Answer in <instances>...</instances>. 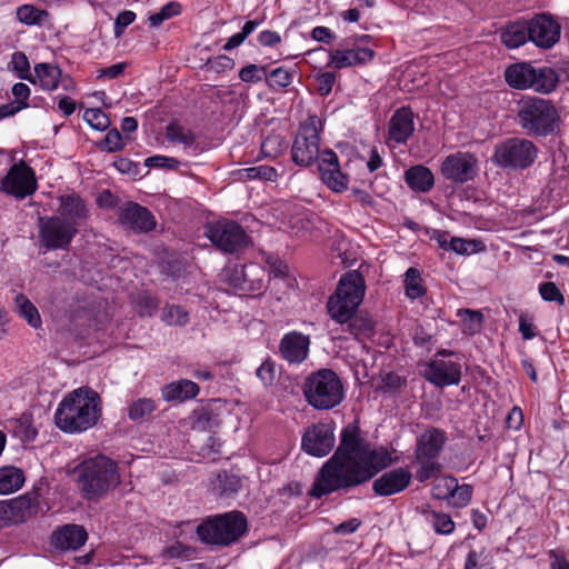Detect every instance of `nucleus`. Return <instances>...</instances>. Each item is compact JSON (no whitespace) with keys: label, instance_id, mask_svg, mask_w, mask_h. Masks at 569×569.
Here are the masks:
<instances>
[{"label":"nucleus","instance_id":"52","mask_svg":"<svg viewBox=\"0 0 569 569\" xmlns=\"http://www.w3.org/2000/svg\"><path fill=\"white\" fill-rule=\"evenodd\" d=\"M313 221L307 217H296L291 221V230L296 237L309 239L312 233Z\"/></svg>","mask_w":569,"mask_h":569},{"label":"nucleus","instance_id":"40","mask_svg":"<svg viewBox=\"0 0 569 569\" xmlns=\"http://www.w3.org/2000/svg\"><path fill=\"white\" fill-rule=\"evenodd\" d=\"M406 295L410 299H417L426 293L421 283L420 271L416 268H409L405 278Z\"/></svg>","mask_w":569,"mask_h":569},{"label":"nucleus","instance_id":"45","mask_svg":"<svg viewBox=\"0 0 569 569\" xmlns=\"http://www.w3.org/2000/svg\"><path fill=\"white\" fill-rule=\"evenodd\" d=\"M12 68L17 71L18 77L23 80H28L31 83L36 84V80L33 74L30 72V63L28 57L24 52L17 51L11 57Z\"/></svg>","mask_w":569,"mask_h":569},{"label":"nucleus","instance_id":"12","mask_svg":"<svg viewBox=\"0 0 569 569\" xmlns=\"http://www.w3.org/2000/svg\"><path fill=\"white\" fill-rule=\"evenodd\" d=\"M37 188L36 173L24 161L12 164L0 180V190L17 199H24L33 194Z\"/></svg>","mask_w":569,"mask_h":569},{"label":"nucleus","instance_id":"21","mask_svg":"<svg viewBox=\"0 0 569 569\" xmlns=\"http://www.w3.org/2000/svg\"><path fill=\"white\" fill-rule=\"evenodd\" d=\"M310 338L298 331L286 333L280 341V353L290 363H301L308 357Z\"/></svg>","mask_w":569,"mask_h":569},{"label":"nucleus","instance_id":"37","mask_svg":"<svg viewBox=\"0 0 569 569\" xmlns=\"http://www.w3.org/2000/svg\"><path fill=\"white\" fill-rule=\"evenodd\" d=\"M14 301L19 315L23 317L31 327L38 328L41 325V318L33 303L23 295H18Z\"/></svg>","mask_w":569,"mask_h":569},{"label":"nucleus","instance_id":"1","mask_svg":"<svg viewBox=\"0 0 569 569\" xmlns=\"http://www.w3.org/2000/svg\"><path fill=\"white\" fill-rule=\"evenodd\" d=\"M392 463L391 453L373 447L356 423L346 426L335 453L322 465L309 490L320 499L337 491H348L371 480Z\"/></svg>","mask_w":569,"mask_h":569},{"label":"nucleus","instance_id":"39","mask_svg":"<svg viewBox=\"0 0 569 569\" xmlns=\"http://www.w3.org/2000/svg\"><path fill=\"white\" fill-rule=\"evenodd\" d=\"M348 331L356 338L369 337L373 333V321L367 316H356V313L348 321Z\"/></svg>","mask_w":569,"mask_h":569},{"label":"nucleus","instance_id":"18","mask_svg":"<svg viewBox=\"0 0 569 569\" xmlns=\"http://www.w3.org/2000/svg\"><path fill=\"white\" fill-rule=\"evenodd\" d=\"M412 475L407 468H396L382 473L372 482L377 496L388 497L403 491L411 481Z\"/></svg>","mask_w":569,"mask_h":569},{"label":"nucleus","instance_id":"32","mask_svg":"<svg viewBox=\"0 0 569 569\" xmlns=\"http://www.w3.org/2000/svg\"><path fill=\"white\" fill-rule=\"evenodd\" d=\"M24 483L23 471L19 468L7 466L0 468V495H9L19 490Z\"/></svg>","mask_w":569,"mask_h":569},{"label":"nucleus","instance_id":"28","mask_svg":"<svg viewBox=\"0 0 569 569\" xmlns=\"http://www.w3.org/2000/svg\"><path fill=\"white\" fill-rule=\"evenodd\" d=\"M33 78L36 83L43 90L53 91L59 87L60 81L66 90L69 89V84H66V79H62V71L58 66L51 63H37L34 66Z\"/></svg>","mask_w":569,"mask_h":569},{"label":"nucleus","instance_id":"58","mask_svg":"<svg viewBox=\"0 0 569 569\" xmlns=\"http://www.w3.org/2000/svg\"><path fill=\"white\" fill-rule=\"evenodd\" d=\"M406 385V380L395 372H389L382 378L381 389L388 392L400 390Z\"/></svg>","mask_w":569,"mask_h":569},{"label":"nucleus","instance_id":"27","mask_svg":"<svg viewBox=\"0 0 569 569\" xmlns=\"http://www.w3.org/2000/svg\"><path fill=\"white\" fill-rule=\"evenodd\" d=\"M446 487V491L437 492V499L451 498L453 505L458 508L466 507L472 497V487L470 485H458V481L453 477H441L439 479L438 488Z\"/></svg>","mask_w":569,"mask_h":569},{"label":"nucleus","instance_id":"64","mask_svg":"<svg viewBox=\"0 0 569 569\" xmlns=\"http://www.w3.org/2000/svg\"><path fill=\"white\" fill-rule=\"evenodd\" d=\"M12 94L16 98V103H28L30 88L26 83L18 82L12 87Z\"/></svg>","mask_w":569,"mask_h":569},{"label":"nucleus","instance_id":"17","mask_svg":"<svg viewBox=\"0 0 569 569\" xmlns=\"http://www.w3.org/2000/svg\"><path fill=\"white\" fill-rule=\"evenodd\" d=\"M422 376L439 388L457 386L461 379V365L436 358L426 365Z\"/></svg>","mask_w":569,"mask_h":569},{"label":"nucleus","instance_id":"7","mask_svg":"<svg viewBox=\"0 0 569 569\" xmlns=\"http://www.w3.org/2000/svg\"><path fill=\"white\" fill-rule=\"evenodd\" d=\"M302 392L308 405L317 410H330L345 399L342 381L331 369H319L307 376Z\"/></svg>","mask_w":569,"mask_h":569},{"label":"nucleus","instance_id":"41","mask_svg":"<svg viewBox=\"0 0 569 569\" xmlns=\"http://www.w3.org/2000/svg\"><path fill=\"white\" fill-rule=\"evenodd\" d=\"M166 137L169 141L173 143H181L186 147H189L194 142V136L191 130L178 123H170L167 126Z\"/></svg>","mask_w":569,"mask_h":569},{"label":"nucleus","instance_id":"36","mask_svg":"<svg viewBox=\"0 0 569 569\" xmlns=\"http://www.w3.org/2000/svg\"><path fill=\"white\" fill-rule=\"evenodd\" d=\"M287 148V142L280 133H270L263 138L260 152L264 158H276L280 156Z\"/></svg>","mask_w":569,"mask_h":569},{"label":"nucleus","instance_id":"51","mask_svg":"<svg viewBox=\"0 0 569 569\" xmlns=\"http://www.w3.org/2000/svg\"><path fill=\"white\" fill-rule=\"evenodd\" d=\"M539 293L546 301L557 302L559 306L565 305V297L555 282L548 281L539 286Z\"/></svg>","mask_w":569,"mask_h":569},{"label":"nucleus","instance_id":"13","mask_svg":"<svg viewBox=\"0 0 569 569\" xmlns=\"http://www.w3.org/2000/svg\"><path fill=\"white\" fill-rule=\"evenodd\" d=\"M206 234L220 250L229 253L237 252L248 244L246 231L234 221H218L208 224Z\"/></svg>","mask_w":569,"mask_h":569},{"label":"nucleus","instance_id":"46","mask_svg":"<svg viewBox=\"0 0 569 569\" xmlns=\"http://www.w3.org/2000/svg\"><path fill=\"white\" fill-rule=\"evenodd\" d=\"M293 74L282 68H276L267 77V83L271 89H281L288 87L292 82Z\"/></svg>","mask_w":569,"mask_h":569},{"label":"nucleus","instance_id":"29","mask_svg":"<svg viewBox=\"0 0 569 569\" xmlns=\"http://www.w3.org/2000/svg\"><path fill=\"white\" fill-rule=\"evenodd\" d=\"M199 393V386L187 379H181L166 385L161 389L162 398L166 401L192 399Z\"/></svg>","mask_w":569,"mask_h":569},{"label":"nucleus","instance_id":"24","mask_svg":"<svg viewBox=\"0 0 569 569\" xmlns=\"http://www.w3.org/2000/svg\"><path fill=\"white\" fill-rule=\"evenodd\" d=\"M446 433L442 430L432 428L425 431L417 441L416 459L435 460L443 448Z\"/></svg>","mask_w":569,"mask_h":569},{"label":"nucleus","instance_id":"8","mask_svg":"<svg viewBox=\"0 0 569 569\" xmlns=\"http://www.w3.org/2000/svg\"><path fill=\"white\" fill-rule=\"evenodd\" d=\"M247 519L239 511H231L203 521L197 528L201 541L216 546H229L247 531Z\"/></svg>","mask_w":569,"mask_h":569},{"label":"nucleus","instance_id":"26","mask_svg":"<svg viewBox=\"0 0 569 569\" xmlns=\"http://www.w3.org/2000/svg\"><path fill=\"white\" fill-rule=\"evenodd\" d=\"M30 516V500L26 498H18L9 502L0 501V528L23 522Z\"/></svg>","mask_w":569,"mask_h":569},{"label":"nucleus","instance_id":"48","mask_svg":"<svg viewBox=\"0 0 569 569\" xmlns=\"http://www.w3.org/2000/svg\"><path fill=\"white\" fill-rule=\"evenodd\" d=\"M181 6L178 2H168L158 12L149 16V22L152 27H159L163 21L180 13Z\"/></svg>","mask_w":569,"mask_h":569},{"label":"nucleus","instance_id":"33","mask_svg":"<svg viewBox=\"0 0 569 569\" xmlns=\"http://www.w3.org/2000/svg\"><path fill=\"white\" fill-rule=\"evenodd\" d=\"M238 177L242 181L250 180H262V181H276L278 178V171L271 166L260 164L256 167L244 168L238 170Z\"/></svg>","mask_w":569,"mask_h":569},{"label":"nucleus","instance_id":"56","mask_svg":"<svg viewBox=\"0 0 569 569\" xmlns=\"http://www.w3.org/2000/svg\"><path fill=\"white\" fill-rule=\"evenodd\" d=\"M124 144L120 131L118 129L109 130L102 141V149L108 152H117L122 150Z\"/></svg>","mask_w":569,"mask_h":569},{"label":"nucleus","instance_id":"62","mask_svg":"<svg viewBox=\"0 0 569 569\" xmlns=\"http://www.w3.org/2000/svg\"><path fill=\"white\" fill-rule=\"evenodd\" d=\"M360 526L361 521L358 518H351L336 526L333 532L343 536L351 535L356 532Z\"/></svg>","mask_w":569,"mask_h":569},{"label":"nucleus","instance_id":"2","mask_svg":"<svg viewBox=\"0 0 569 569\" xmlns=\"http://www.w3.org/2000/svg\"><path fill=\"white\" fill-rule=\"evenodd\" d=\"M321 120L309 116L300 124L291 148V159L300 167H310L318 160L321 181L332 191L342 192L348 188V177L342 173L338 156L331 149L320 151Z\"/></svg>","mask_w":569,"mask_h":569},{"label":"nucleus","instance_id":"38","mask_svg":"<svg viewBox=\"0 0 569 569\" xmlns=\"http://www.w3.org/2000/svg\"><path fill=\"white\" fill-rule=\"evenodd\" d=\"M458 315L461 318L462 332L475 335L480 331L483 322V316L480 311L470 309H460Z\"/></svg>","mask_w":569,"mask_h":569},{"label":"nucleus","instance_id":"61","mask_svg":"<svg viewBox=\"0 0 569 569\" xmlns=\"http://www.w3.org/2000/svg\"><path fill=\"white\" fill-rule=\"evenodd\" d=\"M336 81V76L332 72H323L317 77L318 91L321 96H328Z\"/></svg>","mask_w":569,"mask_h":569},{"label":"nucleus","instance_id":"42","mask_svg":"<svg viewBox=\"0 0 569 569\" xmlns=\"http://www.w3.org/2000/svg\"><path fill=\"white\" fill-rule=\"evenodd\" d=\"M485 249V246L479 240H467L459 237H452L449 241V250L458 254L476 253Z\"/></svg>","mask_w":569,"mask_h":569},{"label":"nucleus","instance_id":"30","mask_svg":"<svg viewBox=\"0 0 569 569\" xmlns=\"http://www.w3.org/2000/svg\"><path fill=\"white\" fill-rule=\"evenodd\" d=\"M406 183L415 191L428 192L435 184L431 170L425 166H413L405 172Z\"/></svg>","mask_w":569,"mask_h":569},{"label":"nucleus","instance_id":"5","mask_svg":"<svg viewBox=\"0 0 569 569\" xmlns=\"http://www.w3.org/2000/svg\"><path fill=\"white\" fill-rule=\"evenodd\" d=\"M78 472L80 489L89 500L106 496L121 482L117 462L102 455L83 461Z\"/></svg>","mask_w":569,"mask_h":569},{"label":"nucleus","instance_id":"31","mask_svg":"<svg viewBox=\"0 0 569 569\" xmlns=\"http://www.w3.org/2000/svg\"><path fill=\"white\" fill-rule=\"evenodd\" d=\"M501 42L509 49H516L530 41L527 21L509 23L500 34Z\"/></svg>","mask_w":569,"mask_h":569},{"label":"nucleus","instance_id":"57","mask_svg":"<svg viewBox=\"0 0 569 569\" xmlns=\"http://www.w3.org/2000/svg\"><path fill=\"white\" fill-rule=\"evenodd\" d=\"M234 66L233 59L221 54L218 57H214L212 59H208L206 62V67L209 70H212L214 72H223L226 70L232 69Z\"/></svg>","mask_w":569,"mask_h":569},{"label":"nucleus","instance_id":"47","mask_svg":"<svg viewBox=\"0 0 569 569\" xmlns=\"http://www.w3.org/2000/svg\"><path fill=\"white\" fill-rule=\"evenodd\" d=\"M83 119L90 127L99 131L106 130L110 124L109 117L101 109H87Z\"/></svg>","mask_w":569,"mask_h":569},{"label":"nucleus","instance_id":"59","mask_svg":"<svg viewBox=\"0 0 569 569\" xmlns=\"http://www.w3.org/2000/svg\"><path fill=\"white\" fill-rule=\"evenodd\" d=\"M256 373L264 386H270L276 376L274 365L267 360L260 365Z\"/></svg>","mask_w":569,"mask_h":569},{"label":"nucleus","instance_id":"63","mask_svg":"<svg viewBox=\"0 0 569 569\" xmlns=\"http://www.w3.org/2000/svg\"><path fill=\"white\" fill-rule=\"evenodd\" d=\"M126 63L119 62L107 68H102L98 71V78L114 79L121 76L124 71Z\"/></svg>","mask_w":569,"mask_h":569},{"label":"nucleus","instance_id":"10","mask_svg":"<svg viewBox=\"0 0 569 569\" xmlns=\"http://www.w3.org/2000/svg\"><path fill=\"white\" fill-rule=\"evenodd\" d=\"M538 157V148L526 138H509L495 147L491 160L503 169L523 170Z\"/></svg>","mask_w":569,"mask_h":569},{"label":"nucleus","instance_id":"11","mask_svg":"<svg viewBox=\"0 0 569 569\" xmlns=\"http://www.w3.org/2000/svg\"><path fill=\"white\" fill-rule=\"evenodd\" d=\"M39 242L46 250H66L78 233L72 222L62 217H41L38 220Z\"/></svg>","mask_w":569,"mask_h":569},{"label":"nucleus","instance_id":"6","mask_svg":"<svg viewBox=\"0 0 569 569\" xmlns=\"http://www.w3.org/2000/svg\"><path fill=\"white\" fill-rule=\"evenodd\" d=\"M366 292V281L363 276L352 270L345 273L330 296L327 309L332 320L345 325L357 312Z\"/></svg>","mask_w":569,"mask_h":569},{"label":"nucleus","instance_id":"25","mask_svg":"<svg viewBox=\"0 0 569 569\" xmlns=\"http://www.w3.org/2000/svg\"><path fill=\"white\" fill-rule=\"evenodd\" d=\"M375 57L370 48L355 47L347 50H335L330 53V64L336 69H343L357 64H366Z\"/></svg>","mask_w":569,"mask_h":569},{"label":"nucleus","instance_id":"19","mask_svg":"<svg viewBox=\"0 0 569 569\" xmlns=\"http://www.w3.org/2000/svg\"><path fill=\"white\" fill-rule=\"evenodd\" d=\"M119 221L122 226L134 231L147 232L154 228L156 221L151 212L134 202H129L119 211Z\"/></svg>","mask_w":569,"mask_h":569},{"label":"nucleus","instance_id":"23","mask_svg":"<svg viewBox=\"0 0 569 569\" xmlns=\"http://www.w3.org/2000/svg\"><path fill=\"white\" fill-rule=\"evenodd\" d=\"M88 535L79 525H66L52 533V545L62 550H77L87 541Z\"/></svg>","mask_w":569,"mask_h":569},{"label":"nucleus","instance_id":"55","mask_svg":"<svg viewBox=\"0 0 569 569\" xmlns=\"http://www.w3.org/2000/svg\"><path fill=\"white\" fill-rule=\"evenodd\" d=\"M218 479L221 483V495L230 496L238 492L242 486L241 479L234 475H228L227 472L220 473Z\"/></svg>","mask_w":569,"mask_h":569},{"label":"nucleus","instance_id":"49","mask_svg":"<svg viewBox=\"0 0 569 569\" xmlns=\"http://www.w3.org/2000/svg\"><path fill=\"white\" fill-rule=\"evenodd\" d=\"M259 24L260 22L256 20L247 21L240 32L231 36L227 40V42L223 44V50L230 51L239 47L248 38V36L257 29Z\"/></svg>","mask_w":569,"mask_h":569},{"label":"nucleus","instance_id":"50","mask_svg":"<svg viewBox=\"0 0 569 569\" xmlns=\"http://www.w3.org/2000/svg\"><path fill=\"white\" fill-rule=\"evenodd\" d=\"M266 77H267L266 67L253 64V63L241 68L239 71V78L243 82L256 83V82L261 81Z\"/></svg>","mask_w":569,"mask_h":569},{"label":"nucleus","instance_id":"35","mask_svg":"<svg viewBox=\"0 0 569 569\" xmlns=\"http://www.w3.org/2000/svg\"><path fill=\"white\" fill-rule=\"evenodd\" d=\"M48 17L49 13L46 10L32 4H22L17 8V19L26 26H40Z\"/></svg>","mask_w":569,"mask_h":569},{"label":"nucleus","instance_id":"44","mask_svg":"<svg viewBox=\"0 0 569 569\" xmlns=\"http://www.w3.org/2000/svg\"><path fill=\"white\" fill-rule=\"evenodd\" d=\"M161 319L169 326H184L189 321V315L182 307L171 305L163 309Z\"/></svg>","mask_w":569,"mask_h":569},{"label":"nucleus","instance_id":"53","mask_svg":"<svg viewBox=\"0 0 569 569\" xmlns=\"http://www.w3.org/2000/svg\"><path fill=\"white\" fill-rule=\"evenodd\" d=\"M420 465L419 470L416 472V478L419 482L429 480L440 470V465L432 459H417Z\"/></svg>","mask_w":569,"mask_h":569},{"label":"nucleus","instance_id":"54","mask_svg":"<svg viewBox=\"0 0 569 569\" xmlns=\"http://www.w3.org/2000/svg\"><path fill=\"white\" fill-rule=\"evenodd\" d=\"M179 164L180 162L176 158L162 154H156L144 160V166L148 168L177 170Z\"/></svg>","mask_w":569,"mask_h":569},{"label":"nucleus","instance_id":"3","mask_svg":"<svg viewBox=\"0 0 569 569\" xmlns=\"http://www.w3.org/2000/svg\"><path fill=\"white\" fill-rule=\"evenodd\" d=\"M101 413L100 397L90 388H78L63 397L54 412L57 427L67 433L92 428Z\"/></svg>","mask_w":569,"mask_h":569},{"label":"nucleus","instance_id":"22","mask_svg":"<svg viewBox=\"0 0 569 569\" xmlns=\"http://www.w3.org/2000/svg\"><path fill=\"white\" fill-rule=\"evenodd\" d=\"M413 118L409 107L397 109L389 120V139L397 143H406L415 131Z\"/></svg>","mask_w":569,"mask_h":569},{"label":"nucleus","instance_id":"14","mask_svg":"<svg viewBox=\"0 0 569 569\" xmlns=\"http://www.w3.org/2000/svg\"><path fill=\"white\" fill-rule=\"evenodd\" d=\"M445 179L453 183L472 181L479 171L477 157L468 151H458L447 156L440 167Z\"/></svg>","mask_w":569,"mask_h":569},{"label":"nucleus","instance_id":"4","mask_svg":"<svg viewBox=\"0 0 569 569\" xmlns=\"http://www.w3.org/2000/svg\"><path fill=\"white\" fill-rule=\"evenodd\" d=\"M516 120L528 136L548 137L558 130L560 116L550 100L527 97L518 102Z\"/></svg>","mask_w":569,"mask_h":569},{"label":"nucleus","instance_id":"20","mask_svg":"<svg viewBox=\"0 0 569 569\" xmlns=\"http://www.w3.org/2000/svg\"><path fill=\"white\" fill-rule=\"evenodd\" d=\"M89 208L86 201L76 193L62 194L59 198L57 217H62L79 231L80 226L89 218Z\"/></svg>","mask_w":569,"mask_h":569},{"label":"nucleus","instance_id":"15","mask_svg":"<svg viewBox=\"0 0 569 569\" xmlns=\"http://www.w3.org/2000/svg\"><path fill=\"white\" fill-rule=\"evenodd\" d=\"M527 22L530 41L537 47L550 49L559 41L561 26L550 13H537Z\"/></svg>","mask_w":569,"mask_h":569},{"label":"nucleus","instance_id":"34","mask_svg":"<svg viewBox=\"0 0 569 569\" xmlns=\"http://www.w3.org/2000/svg\"><path fill=\"white\" fill-rule=\"evenodd\" d=\"M157 403L151 398H139L128 406V418L132 421H141L153 413Z\"/></svg>","mask_w":569,"mask_h":569},{"label":"nucleus","instance_id":"43","mask_svg":"<svg viewBox=\"0 0 569 569\" xmlns=\"http://www.w3.org/2000/svg\"><path fill=\"white\" fill-rule=\"evenodd\" d=\"M428 520L431 522L433 530L438 535H450L455 530V522L447 513L429 511Z\"/></svg>","mask_w":569,"mask_h":569},{"label":"nucleus","instance_id":"9","mask_svg":"<svg viewBox=\"0 0 569 569\" xmlns=\"http://www.w3.org/2000/svg\"><path fill=\"white\" fill-rule=\"evenodd\" d=\"M506 82L515 89H532L540 93H550L558 83V74L551 68H535L528 62L509 66L505 71Z\"/></svg>","mask_w":569,"mask_h":569},{"label":"nucleus","instance_id":"60","mask_svg":"<svg viewBox=\"0 0 569 569\" xmlns=\"http://www.w3.org/2000/svg\"><path fill=\"white\" fill-rule=\"evenodd\" d=\"M136 19V13L130 10L121 11L114 21V34L120 36L123 30Z\"/></svg>","mask_w":569,"mask_h":569},{"label":"nucleus","instance_id":"16","mask_svg":"<svg viewBox=\"0 0 569 569\" xmlns=\"http://www.w3.org/2000/svg\"><path fill=\"white\" fill-rule=\"evenodd\" d=\"M335 429L330 423H317L308 428L302 437L301 447L310 456H327L335 446Z\"/></svg>","mask_w":569,"mask_h":569}]
</instances>
